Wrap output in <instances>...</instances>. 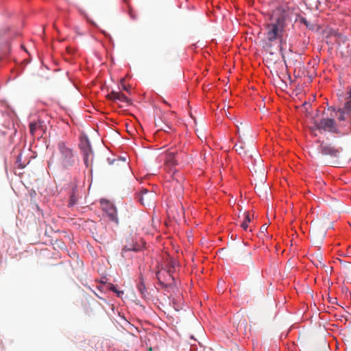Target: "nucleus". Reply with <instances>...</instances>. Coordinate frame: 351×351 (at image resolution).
Returning a JSON list of instances; mask_svg holds the SVG:
<instances>
[{
	"instance_id": "5701e85b",
	"label": "nucleus",
	"mask_w": 351,
	"mask_h": 351,
	"mask_svg": "<svg viewBox=\"0 0 351 351\" xmlns=\"http://www.w3.org/2000/svg\"><path fill=\"white\" fill-rule=\"evenodd\" d=\"M123 89L128 91V88L125 86H123Z\"/></svg>"
},
{
	"instance_id": "39448f33",
	"label": "nucleus",
	"mask_w": 351,
	"mask_h": 351,
	"mask_svg": "<svg viewBox=\"0 0 351 351\" xmlns=\"http://www.w3.org/2000/svg\"><path fill=\"white\" fill-rule=\"evenodd\" d=\"M80 149L84 156V161L86 167L89 166V162L93 160V151L90 147V143L88 140H86L81 143Z\"/></svg>"
},
{
	"instance_id": "a211bd4d",
	"label": "nucleus",
	"mask_w": 351,
	"mask_h": 351,
	"mask_svg": "<svg viewBox=\"0 0 351 351\" xmlns=\"http://www.w3.org/2000/svg\"><path fill=\"white\" fill-rule=\"evenodd\" d=\"M111 291L113 292H115L117 294V296L121 297V295L123 294V291H118L114 285H112L110 288Z\"/></svg>"
},
{
	"instance_id": "9b49d317",
	"label": "nucleus",
	"mask_w": 351,
	"mask_h": 351,
	"mask_svg": "<svg viewBox=\"0 0 351 351\" xmlns=\"http://www.w3.org/2000/svg\"><path fill=\"white\" fill-rule=\"evenodd\" d=\"M178 154L177 152H169L167 154L165 163L167 166H173L176 165V155Z\"/></svg>"
},
{
	"instance_id": "20e7f679",
	"label": "nucleus",
	"mask_w": 351,
	"mask_h": 351,
	"mask_svg": "<svg viewBox=\"0 0 351 351\" xmlns=\"http://www.w3.org/2000/svg\"><path fill=\"white\" fill-rule=\"evenodd\" d=\"M314 127L311 128L314 136L317 135L315 133L317 130H324L328 132H335L336 130L335 121L331 118H323L319 122L314 121Z\"/></svg>"
},
{
	"instance_id": "f257e3e1",
	"label": "nucleus",
	"mask_w": 351,
	"mask_h": 351,
	"mask_svg": "<svg viewBox=\"0 0 351 351\" xmlns=\"http://www.w3.org/2000/svg\"><path fill=\"white\" fill-rule=\"evenodd\" d=\"M292 11L287 5H280L274 10L265 24V36L268 42L284 41V34L287 27L291 22Z\"/></svg>"
},
{
	"instance_id": "1a4fd4ad",
	"label": "nucleus",
	"mask_w": 351,
	"mask_h": 351,
	"mask_svg": "<svg viewBox=\"0 0 351 351\" xmlns=\"http://www.w3.org/2000/svg\"><path fill=\"white\" fill-rule=\"evenodd\" d=\"M108 98L112 101H119L121 102H125L130 104V100L122 93L111 91L107 95Z\"/></svg>"
},
{
	"instance_id": "4468645a",
	"label": "nucleus",
	"mask_w": 351,
	"mask_h": 351,
	"mask_svg": "<svg viewBox=\"0 0 351 351\" xmlns=\"http://www.w3.org/2000/svg\"><path fill=\"white\" fill-rule=\"evenodd\" d=\"M251 221V217L249 212H245L244 213V220L241 223V226L245 230H247L248 228V223Z\"/></svg>"
},
{
	"instance_id": "423d86ee",
	"label": "nucleus",
	"mask_w": 351,
	"mask_h": 351,
	"mask_svg": "<svg viewBox=\"0 0 351 351\" xmlns=\"http://www.w3.org/2000/svg\"><path fill=\"white\" fill-rule=\"evenodd\" d=\"M45 125H44V122L40 120L29 123V132L33 136L36 135L41 136L45 132Z\"/></svg>"
},
{
	"instance_id": "f3484780",
	"label": "nucleus",
	"mask_w": 351,
	"mask_h": 351,
	"mask_svg": "<svg viewBox=\"0 0 351 351\" xmlns=\"http://www.w3.org/2000/svg\"><path fill=\"white\" fill-rule=\"evenodd\" d=\"M77 201V197H76V195L75 194V191H73V193L71 195L70 199H69V206H74L76 204Z\"/></svg>"
},
{
	"instance_id": "f03ea898",
	"label": "nucleus",
	"mask_w": 351,
	"mask_h": 351,
	"mask_svg": "<svg viewBox=\"0 0 351 351\" xmlns=\"http://www.w3.org/2000/svg\"><path fill=\"white\" fill-rule=\"evenodd\" d=\"M76 160L77 156L73 149L64 142H59L48 162V166L54 170H66L73 167Z\"/></svg>"
},
{
	"instance_id": "0eeeda50",
	"label": "nucleus",
	"mask_w": 351,
	"mask_h": 351,
	"mask_svg": "<svg viewBox=\"0 0 351 351\" xmlns=\"http://www.w3.org/2000/svg\"><path fill=\"white\" fill-rule=\"evenodd\" d=\"M154 194L147 189H143L138 195V201L143 206L149 205L152 203Z\"/></svg>"
},
{
	"instance_id": "ddd939ff",
	"label": "nucleus",
	"mask_w": 351,
	"mask_h": 351,
	"mask_svg": "<svg viewBox=\"0 0 351 351\" xmlns=\"http://www.w3.org/2000/svg\"><path fill=\"white\" fill-rule=\"evenodd\" d=\"M172 185L174 186V189L176 191V193L180 196L183 192V187L181 184L178 182V180H173Z\"/></svg>"
},
{
	"instance_id": "4be33fe9",
	"label": "nucleus",
	"mask_w": 351,
	"mask_h": 351,
	"mask_svg": "<svg viewBox=\"0 0 351 351\" xmlns=\"http://www.w3.org/2000/svg\"><path fill=\"white\" fill-rule=\"evenodd\" d=\"M103 239H104V237H103V235L101 234V241H103Z\"/></svg>"
},
{
	"instance_id": "f8f14e48",
	"label": "nucleus",
	"mask_w": 351,
	"mask_h": 351,
	"mask_svg": "<svg viewBox=\"0 0 351 351\" xmlns=\"http://www.w3.org/2000/svg\"><path fill=\"white\" fill-rule=\"evenodd\" d=\"M140 250L139 247H137L136 244H134L133 241L130 243L129 244L125 245L122 249V255L124 256V254L128 251H134L137 252Z\"/></svg>"
},
{
	"instance_id": "6ab92c4d",
	"label": "nucleus",
	"mask_w": 351,
	"mask_h": 351,
	"mask_svg": "<svg viewBox=\"0 0 351 351\" xmlns=\"http://www.w3.org/2000/svg\"><path fill=\"white\" fill-rule=\"evenodd\" d=\"M267 229V226H266V224H264L261 227V232H264L265 231H266Z\"/></svg>"
},
{
	"instance_id": "7ed1b4c3",
	"label": "nucleus",
	"mask_w": 351,
	"mask_h": 351,
	"mask_svg": "<svg viewBox=\"0 0 351 351\" xmlns=\"http://www.w3.org/2000/svg\"><path fill=\"white\" fill-rule=\"evenodd\" d=\"M316 143L318 144V147L317 148L318 154H322V156H328L332 159H335L336 160L332 162V164H337V160L340 158L341 155L340 149L336 147L332 143L325 142L324 141H322L320 140H317Z\"/></svg>"
},
{
	"instance_id": "2eb2a0df",
	"label": "nucleus",
	"mask_w": 351,
	"mask_h": 351,
	"mask_svg": "<svg viewBox=\"0 0 351 351\" xmlns=\"http://www.w3.org/2000/svg\"><path fill=\"white\" fill-rule=\"evenodd\" d=\"M234 149L237 152L239 153L240 155H245L246 152L245 150L244 144L242 142H239V143L235 144Z\"/></svg>"
},
{
	"instance_id": "aec40b11",
	"label": "nucleus",
	"mask_w": 351,
	"mask_h": 351,
	"mask_svg": "<svg viewBox=\"0 0 351 351\" xmlns=\"http://www.w3.org/2000/svg\"><path fill=\"white\" fill-rule=\"evenodd\" d=\"M167 128L171 129V127L168 125H166L165 128H161L160 130L165 132H168Z\"/></svg>"
},
{
	"instance_id": "9d476101",
	"label": "nucleus",
	"mask_w": 351,
	"mask_h": 351,
	"mask_svg": "<svg viewBox=\"0 0 351 351\" xmlns=\"http://www.w3.org/2000/svg\"><path fill=\"white\" fill-rule=\"evenodd\" d=\"M106 213L111 221L115 222L117 224L119 223L117 210L114 206L110 205L106 209Z\"/></svg>"
},
{
	"instance_id": "412c9836",
	"label": "nucleus",
	"mask_w": 351,
	"mask_h": 351,
	"mask_svg": "<svg viewBox=\"0 0 351 351\" xmlns=\"http://www.w3.org/2000/svg\"><path fill=\"white\" fill-rule=\"evenodd\" d=\"M335 300H336V298H332L330 300V302L332 303V304H335Z\"/></svg>"
},
{
	"instance_id": "6e6552de",
	"label": "nucleus",
	"mask_w": 351,
	"mask_h": 351,
	"mask_svg": "<svg viewBox=\"0 0 351 351\" xmlns=\"http://www.w3.org/2000/svg\"><path fill=\"white\" fill-rule=\"evenodd\" d=\"M338 49L344 56H351V39L344 38L339 40Z\"/></svg>"
},
{
	"instance_id": "dca6fc26",
	"label": "nucleus",
	"mask_w": 351,
	"mask_h": 351,
	"mask_svg": "<svg viewBox=\"0 0 351 351\" xmlns=\"http://www.w3.org/2000/svg\"><path fill=\"white\" fill-rule=\"evenodd\" d=\"M137 288H138V290L140 292L141 296L143 298H145L147 291H146L145 285H144V283H143L142 282H139L137 285Z\"/></svg>"
}]
</instances>
